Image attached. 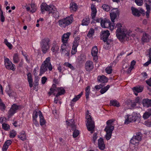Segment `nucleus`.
Here are the masks:
<instances>
[{
  "mask_svg": "<svg viewBox=\"0 0 151 151\" xmlns=\"http://www.w3.org/2000/svg\"><path fill=\"white\" fill-rule=\"evenodd\" d=\"M146 83L149 86L151 87V78L146 81Z\"/></svg>",
  "mask_w": 151,
  "mask_h": 151,
  "instance_id": "nucleus-64",
  "label": "nucleus"
},
{
  "mask_svg": "<svg viewBox=\"0 0 151 151\" xmlns=\"http://www.w3.org/2000/svg\"><path fill=\"white\" fill-rule=\"evenodd\" d=\"M137 139L134 137H133L130 140V143L133 145H137L139 142Z\"/></svg>",
  "mask_w": 151,
  "mask_h": 151,
  "instance_id": "nucleus-37",
  "label": "nucleus"
},
{
  "mask_svg": "<svg viewBox=\"0 0 151 151\" xmlns=\"http://www.w3.org/2000/svg\"><path fill=\"white\" fill-rule=\"evenodd\" d=\"M94 68V64L92 61L91 60L87 61L85 65V68L87 71H92Z\"/></svg>",
  "mask_w": 151,
  "mask_h": 151,
  "instance_id": "nucleus-13",
  "label": "nucleus"
},
{
  "mask_svg": "<svg viewBox=\"0 0 151 151\" xmlns=\"http://www.w3.org/2000/svg\"><path fill=\"white\" fill-rule=\"evenodd\" d=\"M50 40L49 38H45L41 40L40 45L41 50L43 53L45 54L48 52L50 48Z\"/></svg>",
  "mask_w": 151,
  "mask_h": 151,
  "instance_id": "nucleus-5",
  "label": "nucleus"
},
{
  "mask_svg": "<svg viewBox=\"0 0 151 151\" xmlns=\"http://www.w3.org/2000/svg\"><path fill=\"white\" fill-rule=\"evenodd\" d=\"M1 12L0 13V20L2 22H4L5 21V17L3 15L2 11L0 9Z\"/></svg>",
  "mask_w": 151,
  "mask_h": 151,
  "instance_id": "nucleus-52",
  "label": "nucleus"
},
{
  "mask_svg": "<svg viewBox=\"0 0 151 151\" xmlns=\"http://www.w3.org/2000/svg\"><path fill=\"white\" fill-rule=\"evenodd\" d=\"M4 65L6 68L8 70H12L14 71L15 70V68H14L15 65L13 64L10 61V60L8 58H4Z\"/></svg>",
  "mask_w": 151,
  "mask_h": 151,
  "instance_id": "nucleus-8",
  "label": "nucleus"
},
{
  "mask_svg": "<svg viewBox=\"0 0 151 151\" xmlns=\"http://www.w3.org/2000/svg\"><path fill=\"white\" fill-rule=\"evenodd\" d=\"M6 106L5 104L3 102L0 104V109L2 111H4L5 110Z\"/></svg>",
  "mask_w": 151,
  "mask_h": 151,
  "instance_id": "nucleus-60",
  "label": "nucleus"
},
{
  "mask_svg": "<svg viewBox=\"0 0 151 151\" xmlns=\"http://www.w3.org/2000/svg\"><path fill=\"white\" fill-rule=\"evenodd\" d=\"M115 27L117 28L116 32V35L117 38L120 40L125 39L126 37L127 33L125 30L121 28L122 26L121 23H118Z\"/></svg>",
  "mask_w": 151,
  "mask_h": 151,
  "instance_id": "nucleus-3",
  "label": "nucleus"
},
{
  "mask_svg": "<svg viewBox=\"0 0 151 151\" xmlns=\"http://www.w3.org/2000/svg\"><path fill=\"white\" fill-rule=\"evenodd\" d=\"M114 121L113 119H110L108 120L106 122L107 125L105 129H114V127L112 125V123Z\"/></svg>",
  "mask_w": 151,
  "mask_h": 151,
  "instance_id": "nucleus-27",
  "label": "nucleus"
},
{
  "mask_svg": "<svg viewBox=\"0 0 151 151\" xmlns=\"http://www.w3.org/2000/svg\"><path fill=\"white\" fill-rule=\"evenodd\" d=\"M13 63L15 64L18 63L19 62L20 58L19 55L18 53L14 54L13 56Z\"/></svg>",
  "mask_w": 151,
  "mask_h": 151,
  "instance_id": "nucleus-32",
  "label": "nucleus"
},
{
  "mask_svg": "<svg viewBox=\"0 0 151 151\" xmlns=\"http://www.w3.org/2000/svg\"><path fill=\"white\" fill-rule=\"evenodd\" d=\"M50 58L49 57L47 58L42 63L40 69L39 76H41L42 74L47 70L48 69L50 71L52 70V68L50 62Z\"/></svg>",
  "mask_w": 151,
  "mask_h": 151,
  "instance_id": "nucleus-2",
  "label": "nucleus"
},
{
  "mask_svg": "<svg viewBox=\"0 0 151 151\" xmlns=\"http://www.w3.org/2000/svg\"><path fill=\"white\" fill-rule=\"evenodd\" d=\"M47 80V78L46 77H43L41 79V81L42 84H44L46 82Z\"/></svg>",
  "mask_w": 151,
  "mask_h": 151,
  "instance_id": "nucleus-63",
  "label": "nucleus"
},
{
  "mask_svg": "<svg viewBox=\"0 0 151 151\" xmlns=\"http://www.w3.org/2000/svg\"><path fill=\"white\" fill-rule=\"evenodd\" d=\"M55 91L58 92V93L55 96L56 97H58L64 94L65 92V89L62 87L57 88L55 89Z\"/></svg>",
  "mask_w": 151,
  "mask_h": 151,
  "instance_id": "nucleus-15",
  "label": "nucleus"
},
{
  "mask_svg": "<svg viewBox=\"0 0 151 151\" xmlns=\"http://www.w3.org/2000/svg\"><path fill=\"white\" fill-rule=\"evenodd\" d=\"M19 109V106L15 104H13L8 112V117L10 118Z\"/></svg>",
  "mask_w": 151,
  "mask_h": 151,
  "instance_id": "nucleus-10",
  "label": "nucleus"
},
{
  "mask_svg": "<svg viewBox=\"0 0 151 151\" xmlns=\"http://www.w3.org/2000/svg\"><path fill=\"white\" fill-rule=\"evenodd\" d=\"M91 16L93 19H95L97 13V9L95 5L93 4H92L91 5Z\"/></svg>",
  "mask_w": 151,
  "mask_h": 151,
  "instance_id": "nucleus-17",
  "label": "nucleus"
},
{
  "mask_svg": "<svg viewBox=\"0 0 151 151\" xmlns=\"http://www.w3.org/2000/svg\"><path fill=\"white\" fill-rule=\"evenodd\" d=\"M144 89V87L142 86H138L133 88L132 90L136 96L138 95V93L142 92Z\"/></svg>",
  "mask_w": 151,
  "mask_h": 151,
  "instance_id": "nucleus-19",
  "label": "nucleus"
},
{
  "mask_svg": "<svg viewBox=\"0 0 151 151\" xmlns=\"http://www.w3.org/2000/svg\"><path fill=\"white\" fill-rule=\"evenodd\" d=\"M90 87L89 86H87L86 88V98L88 99L89 98V95L90 93Z\"/></svg>",
  "mask_w": 151,
  "mask_h": 151,
  "instance_id": "nucleus-40",
  "label": "nucleus"
},
{
  "mask_svg": "<svg viewBox=\"0 0 151 151\" xmlns=\"http://www.w3.org/2000/svg\"><path fill=\"white\" fill-rule=\"evenodd\" d=\"M151 39V37L148 34L144 32L142 38V42H147Z\"/></svg>",
  "mask_w": 151,
  "mask_h": 151,
  "instance_id": "nucleus-23",
  "label": "nucleus"
},
{
  "mask_svg": "<svg viewBox=\"0 0 151 151\" xmlns=\"http://www.w3.org/2000/svg\"><path fill=\"white\" fill-rule=\"evenodd\" d=\"M78 46V45L73 44L71 52L72 55H74L77 52V48Z\"/></svg>",
  "mask_w": 151,
  "mask_h": 151,
  "instance_id": "nucleus-41",
  "label": "nucleus"
},
{
  "mask_svg": "<svg viewBox=\"0 0 151 151\" xmlns=\"http://www.w3.org/2000/svg\"><path fill=\"white\" fill-rule=\"evenodd\" d=\"M78 9L77 4L74 2L70 3V10L73 11H76Z\"/></svg>",
  "mask_w": 151,
  "mask_h": 151,
  "instance_id": "nucleus-28",
  "label": "nucleus"
},
{
  "mask_svg": "<svg viewBox=\"0 0 151 151\" xmlns=\"http://www.w3.org/2000/svg\"><path fill=\"white\" fill-rule=\"evenodd\" d=\"M38 112L36 111H33L32 114V117L33 119H36L38 117Z\"/></svg>",
  "mask_w": 151,
  "mask_h": 151,
  "instance_id": "nucleus-56",
  "label": "nucleus"
},
{
  "mask_svg": "<svg viewBox=\"0 0 151 151\" xmlns=\"http://www.w3.org/2000/svg\"><path fill=\"white\" fill-rule=\"evenodd\" d=\"M27 76L29 86L30 88H32L33 86V80L32 79L31 73H29L27 74Z\"/></svg>",
  "mask_w": 151,
  "mask_h": 151,
  "instance_id": "nucleus-30",
  "label": "nucleus"
},
{
  "mask_svg": "<svg viewBox=\"0 0 151 151\" xmlns=\"http://www.w3.org/2000/svg\"><path fill=\"white\" fill-rule=\"evenodd\" d=\"M131 10L133 15L137 17H139L140 16V14L141 13V12L137 9L133 7H131Z\"/></svg>",
  "mask_w": 151,
  "mask_h": 151,
  "instance_id": "nucleus-25",
  "label": "nucleus"
},
{
  "mask_svg": "<svg viewBox=\"0 0 151 151\" xmlns=\"http://www.w3.org/2000/svg\"><path fill=\"white\" fill-rule=\"evenodd\" d=\"M39 115L40 118V124L41 126H43L45 124L46 121L43 116V114L40 111H38Z\"/></svg>",
  "mask_w": 151,
  "mask_h": 151,
  "instance_id": "nucleus-22",
  "label": "nucleus"
},
{
  "mask_svg": "<svg viewBox=\"0 0 151 151\" xmlns=\"http://www.w3.org/2000/svg\"><path fill=\"white\" fill-rule=\"evenodd\" d=\"M97 80L98 82L105 83L108 82V78L104 75L98 76Z\"/></svg>",
  "mask_w": 151,
  "mask_h": 151,
  "instance_id": "nucleus-16",
  "label": "nucleus"
},
{
  "mask_svg": "<svg viewBox=\"0 0 151 151\" xmlns=\"http://www.w3.org/2000/svg\"><path fill=\"white\" fill-rule=\"evenodd\" d=\"M112 41V40H109L107 39V40L105 42H105V44L104 45V47H105V48L106 49H107L109 47V46H108L106 47L105 46V45H109L110 44V43Z\"/></svg>",
  "mask_w": 151,
  "mask_h": 151,
  "instance_id": "nucleus-59",
  "label": "nucleus"
},
{
  "mask_svg": "<svg viewBox=\"0 0 151 151\" xmlns=\"http://www.w3.org/2000/svg\"><path fill=\"white\" fill-rule=\"evenodd\" d=\"M31 6L32 9L30 11L32 13L35 12L36 11L37 9V7L35 4L34 3H31Z\"/></svg>",
  "mask_w": 151,
  "mask_h": 151,
  "instance_id": "nucleus-47",
  "label": "nucleus"
},
{
  "mask_svg": "<svg viewBox=\"0 0 151 151\" xmlns=\"http://www.w3.org/2000/svg\"><path fill=\"white\" fill-rule=\"evenodd\" d=\"M68 46V43H63L61 45L60 49V51L62 53L64 54V52H66V50H67Z\"/></svg>",
  "mask_w": 151,
  "mask_h": 151,
  "instance_id": "nucleus-29",
  "label": "nucleus"
},
{
  "mask_svg": "<svg viewBox=\"0 0 151 151\" xmlns=\"http://www.w3.org/2000/svg\"><path fill=\"white\" fill-rule=\"evenodd\" d=\"M80 39V36H78L77 37H75L74 39V40L73 43V44L78 45Z\"/></svg>",
  "mask_w": 151,
  "mask_h": 151,
  "instance_id": "nucleus-44",
  "label": "nucleus"
},
{
  "mask_svg": "<svg viewBox=\"0 0 151 151\" xmlns=\"http://www.w3.org/2000/svg\"><path fill=\"white\" fill-rule=\"evenodd\" d=\"M135 3L138 6H141L143 4V0H134Z\"/></svg>",
  "mask_w": 151,
  "mask_h": 151,
  "instance_id": "nucleus-54",
  "label": "nucleus"
},
{
  "mask_svg": "<svg viewBox=\"0 0 151 151\" xmlns=\"http://www.w3.org/2000/svg\"><path fill=\"white\" fill-rule=\"evenodd\" d=\"M151 115V109L146 111L143 116V118L145 119H148Z\"/></svg>",
  "mask_w": 151,
  "mask_h": 151,
  "instance_id": "nucleus-34",
  "label": "nucleus"
},
{
  "mask_svg": "<svg viewBox=\"0 0 151 151\" xmlns=\"http://www.w3.org/2000/svg\"><path fill=\"white\" fill-rule=\"evenodd\" d=\"M70 35L71 33L70 32H68L64 34L62 37V42L64 43H68L69 36Z\"/></svg>",
  "mask_w": 151,
  "mask_h": 151,
  "instance_id": "nucleus-18",
  "label": "nucleus"
},
{
  "mask_svg": "<svg viewBox=\"0 0 151 151\" xmlns=\"http://www.w3.org/2000/svg\"><path fill=\"white\" fill-rule=\"evenodd\" d=\"M98 50L97 46H93L91 50V54L93 57V60L95 62H96L98 59Z\"/></svg>",
  "mask_w": 151,
  "mask_h": 151,
  "instance_id": "nucleus-11",
  "label": "nucleus"
},
{
  "mask_svg": "<svg viewBox=\"0 0 151 151\" xmlns=\"http://www.w3.org/2000/svg\"><path fill=\"white\" fill-rule=\"evenodd\" d=\"M17 133L15 131L12 130L10 132V138H13L16 135Z\"/></svg>",
  "mask_w": 151,
  "mask_h": 151,
  "instance_id": "nucleus-55",
  "label": "nucleus"
},
{
  "mask_svg": "<svg viewBox=\"0 0 151 151\" xmlns=\"http://www.w3.org/2000/svg\"><path fill=\"white\" fill-rule=\"evenodd\" d=\"M143 104L144 106L149 107L151 106V99H144L142 101Z\"/></svg>",
  "mask_w": 151,
  "mask_h": 151,
  "instance_id": "nucleus-24",
  "label": "nucleus"
},
{
  "mask_svg": "<svg viewBox=\"0 0 151 151\" xmlns=\"http://www.w3.org/2000/svg\"><path fill=\"white\" fill-rule=\"evenodd\" d=\"M110 105L116 107H119L120 106V104L117 100H111L110 102Z\"/></svg>",
  "mask_w": 151,
  "mask_h": 151,
  "instance_id": "nucleus-33",
  "label": "nucleus"
},
{
  "mask_svg": "<svg viewBox=\"0 0 151 151\" xmlns=\"http://www.w3.org/2000/svg\"><path fill=\"white\" fill-rule=\"evenodd\" d=\"M136 116L134 114H127L125 116V120L124 124H128L130 122H135L136 120Z\"/></svg>",
  "mask_w": 151,
  "mask_h": 151,
  "instance_id": "nucleus-9",
  "label": "nucleus"
},
{
  "mask_svg": "<svg viewBox=\"0 0 151 151\" xmlns=\"http://www.w3.org/2000/svg\"><path fill=\"white\" fill-rule=\"evenodd\" d=\"M102 7L104 10L106 12H108L110 11V8L109 6L105 4H103L102 6Z\"/></svg>",
  "mask_w": 151,
  "mask_h": 151,
  "instance_id": "nucleus-49",
  "label": "nucleus"
},
{
  "mask_svg": "<svg viewBox=\"0 0 151 151\" xmlns=\"http://www.w3.org/2000/svg\"><path fill=\"white\" fill-rule=\"evenodd\" d=\"M57 69L58 71L61 73H63L64 70H63L60 64H58L57 66Z\"/></svg>",
  "mask_w": 151,
  "mask_h": 151,
  "instance_id": "nucleus-57",
  "label": "nucleus"
},
{
  "mask_svg": "<svg viewBox=\"0 0 151 151\" xmlns=\"http://www.w3.org/2000/svg\"><path fill=\"white\" fill-rule=\"evenodd\" d=\"M7 93L9 96H14L15 93L12 90L9 89L7 91Z\"/></svg>",
  "mask_w": 151,
  "mask_h": 151,
  "instance_id": "nucleus-61",
  "label": "nucleus"
},
{
  "mask_svg": "<svg viewBox=\"0 0 151 151\" xmlns=\"http://www.w3.org/2000/svg\"><path fill=\"white\" fill-rule=\"evenodd\" d=\"M90 22V19L88 16H86L83 19L81 24L83 26H87Z\"/></svg>",
  "mask_w": 151,
  "mask_h": 151,
  "instance_id": "nucleus-26",
  "label": "nucleus"
},
{
  "mask_svg": "<svg viewBox=\"0 0 151 151\" xmlns=\"http://www.w3.org/2000/svg\"><path fill=\"white\" fill-rule=\"evenodd\" d=\"M51 50L53 52L56 53L59 50V47L57 44H53L52 45Z\"/></svg>",
  "mask_w": 151,
  "mask_h": 151,
  "instance_id": "nucleus-36",
  "label": "nucleus"
},
{
  "mask_svg": "<svg viewBox=\"0 0 151 151\" xmlns=\"http://www.w3.org/2000/svg\"><path fill=\"white\" fill-rule=\"evenodd\" d=\"M104 86V84H101L99 85H97L95 86V88L96 89H100L102 88Z\"/></svg>",
  "mask_w": 151,
  "mask_h": 151,
  "instance_id": "nucleus-58",
  "label": "nucleus"
},
{
  "mask_svg": "<svg viewBox=\"0 0 151 151\" xmlns=\"http://www.w3.org/2000/svg\"><path fill=\"white\" fill-rule=\"evenodd\" d=\"M112 70V67L111 66H108L105 69V71L108 74H110L111 73Z\"/></svg>",
  "mask_w": 151,
  "mask_h": 151,
  "instance_id": "nucleus-45",
  "label": "nucleus"
},
{
  "mask_svg": "<svg viewBox=\"0 0 151 151\" xmlns=\"http://www.w3.org/2000/svg\"><path fill=\"white\" fill-rule=\"evenodd\" d=\"M114 129H106L104 130L106 132V138L107 140H109L111 137L112 132Z\"/></svg>",
  "mask_w": 151,
  "mask_h": 151,
  "instance_id": "nucleus-20",
  "label": "nucleus"
},
{
  "mask_svg": "<svg viewBox=\"0 0 151 151\" xmlns=\"http://www.w3.org/2000/svg\"><path fill=\"white\" fill-rule=\"evenodd\" d=\"M98 146L100 149L103 150L105 147L104 140L102 138H100L98 140Z\"/></svg>",
  "mask_w": 151,
  "mask_h": 151,
  "instance_id": "nucleus-21",
  "label": "nucleus"
},
{
  "mask_svg": "<svg viewBox=\"0 0 151 151\" xmlns=\"http://www.w3.org/2000/svg\"><path fill=\"white\" fill-rule=\"evenodd\" d=\"M101 26L103 28H109L111 30H112L115 28V25L114 23L111 24L109 20L106 19L101 20Z\"/></svg>",
  "mask_w": 151,
  "mask_h": 151,
  "instance_id": "nucleus-7",
  "label": "nucleus"
},
{
  "mask_svg": "<svg viewBox=\"0 0 151 151\" xmlns=\"http://www.w3.org/2000/svg\"><path fill=\"white\" fill-rule=\"evenodd\" d=\"M4 43L8 47L9 49L11 50L12 49L13 47L12 45L10 43L8 42L7 39H4Z\"/></svg>",
  "mask_w": 151,
  "mask_h": 151,
  "instance_id": "nucleus-43",
  "label": "nucleus"
},
{
  "mask_svg": "<svg viewBox=\"0 0 151 151\" xmlns=\"http://www.w3.org/2000/svg\"><path fill=\"white\" fill-rule=\"evenodd\" d=\"M3 128L6 130H7L9 129V126L6 123H4L2 124Z\"/></svg>",
  "mask_w": 151,
  "mask_h": 151,
  "instance_id": "nucleus-53",
  "label": "nucleus"
},
{
  "mask_svg": "<svg viewBox=\"0 0 151 151\" xmlns=\"http://www.w3.org/2000/svg\"><path fill=\"white\" fill-rule=\"evenodd\" d=\"M42 14H44L45 11H48L49 14L52 13L53 16L55 18L59 16V12L55 7L52 6L48 5L46 3H42L40 6Z\"/></svg>",
  "mask_w": 151,
  "mask_h": 151,
  "instance_id": "nucleus-1",
  "label": "nucleus"
},
{
  "mask_svg": "<svg viewBox=\"0 0 151 151\" xmlns=\"http://www.w3.org/2000/svg\"><path fill=\"white\" fill-rule=\"evenodd\" d=\"M146 7L147 10H151V1L150 0H149L148 1L147 3H145Z\"/></svg>",
  "mask_w": 151,
  "mask_h": 151,
  "instance_id": "nucleus-48",
  "label": "nucleus"
},
{
  "mask_svg": "<svg viewBox=\"0 0 151 151\" xmlns=\"http://www.w3.org/2000/svg\"><path fill=\"white\" fill-rule=\"evenodd\" d=\"M88 110H87L86 113V119L87 122L86 126L88 130L90 131H93L95 128V124L94 121L93 120L90 113H89Z\"/></svg>",
  "mask_w": 151,
  "mask_h": 151,
  "instance_id": "nucleus-4",
  "label": "nucleus"
},
{
  "mask_svg": "<svg viewBox=\"0 0 151 151\" xmlns=\"http://www.w3.org/2000/svg\"><path fill=\"white\" fill-rule=\"evenodd\" d=\"M94 32H95L94 29L93 28H91L90 29L87 35V36L89 38H92L93 36L94 35Z\"/></svg>",
  "mask_w": 151,
  "mask_h": 151,
  "instance_id": "nucleus-35",
  "label": "nucleus"
},
{
  "mask_svg": "<svg viewBox=\"0 0 151 151\" xmlns=\"http://www.w3.org/2000/svg\"><path fill=\"white\" fill-rule=\"evenodd\" d=\"M79 131L77 129L74 130L73 133V136L74 138L76 137L79 134Z\"/></svg>",
  "mask_w": 151,
  "mask_h": 151,
  "instance_id": "nucleus-51",
  "label": "nucleus"
},
{
  "mask_svg": "<svg viewBox=\"0 0 151 151\" xmlns=\"http://www.w3.org/2000/svg\"><path fill=\"white\" fill-rule=\"evenodd\" d=\"M63 65L66 67L69 68L72 70H74L75 69L74 68L72 65V64H70L68 62L65 63H64Z\"/></svg>",
  "mask_w": 151,
  "mask_h": 151,
  "instance_id": "nucleus-46",
  "label": "nucleus"
},
{
  "mask_svg": "<svg viewBox=\"0 0 151 151\" xmlns=\"http://www.w3.org/2000/svg\"><path fill=\"white\" fill-rule=\"evenodd\" d=\"M18 138L22 141H24L26 139V134L24 131H22L18 135Z\"/></svg>",
  "mask_w": 151,
  "mask_h": 151,
  "instance_id": "nucleus-31",
  "label": "nucleus"
},
{
  "mask_svg": "<svg viewBox=\"0 0 151 151\" xmlns=\"http://www.w3.org/2000/svg\"><path fill=\"white\" fill-rule=\"evenodd\" d=\"M78 62L81 63H82L85 60V57L83 55H81L78 58Z\"/></svg>",
  "mask_w": 151,
  "mask_h": 151,
  "instance_id": "nucleus-50",
  "label": "nucleus"
},
{
  "mask_svg": "<svg viewBox=\"0 0 151 151\" xmlns=\"http://www.w3.org/2000/svg\"><path fill=\"white\" fill-rule=\"evenodd\" d=\"M119 14V11L117 9H114L111 11L110 16L111 22L114 23V19L116 18L117 15Z\"/></svg>",
  "mask_w": 151,
  "mask_h": 151,
  "instance_id": "nucleus-12",
  "label": "nucleus"
},
{
  "mask_svg": "<svg viewBox=\"0 0 151 151\" xmlns=\"http://www.w3.org/2000/svg\"><path fill=\"white\" fill-rule=\"evenodd\" d=\"M101 34V39L104 42H105L110 35L109 32L108 30L102 31Z\"/></svg>",
  "mask_w": 151,
  "mask_h": 151,
  "instance_id": "nucleus-14",
  "label": "nucleus"
},
{
  "mask_svg": "<svg viewBox=\"0 0 151 151\" xmlns=\"http://www.w3.org/2000/svg\"><path fill=\"white\" fill-rule=\"evenodd\" d=\"M73 18L72 15L62 19H60L58 22L59 26L61 28H65L70 24L72 22Z\"/></svg>",
  "mask_w": 151,
  "mask_h": 151,
  "instance_id": "nucleus-6",
  "label": "nucleus"
},
{
  "mask_svg": "<svg viewBox=\"0 0 151 151\" xmlns=\"http://www.w3.org/2000/svg\"><path fill=\"white\" fill-rule=\"evenodd\" d=\"M110 87V85H108L104 88H102L100 91V93L101 94H104L108 90L109 88Z\"/></svg>",
  "mask_w": 151,
  "mask_h": 151,
  "instance_id": "nucleus-39",
  "label": "nucleus"
},
{
  "mask_svg": "<svg viewBox=\"0 0 151 151\" xmlns=\"http://www.w3.org/2000/svg\"><path fill=\"white\" fill-rule=\"evenodd\" d=\"M133 137L136 138L139 141H140L142 139V134L140 132H137L135 136H134Z\"/></svg>",
  "mask_w": 151,
  "mask_h": 151,
  "instance_id": "nucleus-38",
  "label": "nucleus"
},
{
  "mask_svg": "<svg viewBox=\"0 0 151 151\" xmlns=\"http://www.w3.org/2000/svg\"><path fill=\"white\" fill-rule=\"evenodd\" d=\"M83 92H81L79 94L75 96L74 98L72 100V101L74 102L77 101L81 98Z\"/></svg>",
  "mask_w": 151,
  "mask_h": 151,
  "instance_id": "nucleus-42",
  "label": "nucleus"
},
{
  "mask_svg": "<svg viewBox=\"0 0 151 151\" xmlns=\"http://www.w3.org/2000/svg\"><path fill=\"white\" fill-rule=\"evenodd\" d=\"M23 56L24 57L27 63H30V60L28 58V55L27 54H25V55H23Z\"/></svg>",
  "mask_w": 151,
  "mask_h": 151,
  "instance_id": "nucleus-62",
  "label": "nucleus"
}]
</instances>
